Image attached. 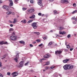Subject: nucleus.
Segmentation results:
<instances>
[{"label": "nucleus", "instance_id": "f257e3e1", "mask_svg": "<svg viewBox=\"0 0 77 77\" xmlns=\"http://www.w3.org/2000/svg\"><path fill=\"white\" fill-rule=\"evenodd\" d=\"M73 67H74L73 65L69 64H66L63 66V68L65 70L72 69L73 68Z\"/></svg>", "mask_w": 77, "mask_h": 77}, {"label": "nucleus", "instance_id": "f03ea898", "mask_svg": "<svg viewBox=\"0 0 77 77\" xmlns=\"http://www.w3.org/2000/svg\"><path fill=\"white\" fill-rule=\"evenodd\" d=\"M10 38L12 41H16L17 39V37L16 36L12 35L10 36Z\"/></svg>", "mask_w": 77, "mask_h": 77}, {"label": "nucleus", "instance_id": "7ed1b4c3", "mask_svg": "<svg viewBox=\"0 0 77 77\" xmlns=\"http://www.w3.org/2000/svg\"><path fill=\"white\" fill-rule=\"evenodd\" d=\"M31 26L34 29H37V23H36L34 22L32 23L31 24Z\"/></svg>", "mask_w": 77, "mask_h": 77}, {"label": "nucleus", "instance_id": "20e7f679", "mask_svg": "<svg viewBox=\"0 0 77 77\" xmlns=\"http://www.w3.org/2000/svg\"><path fill=\"white\" fill-rule=\"evenodd\" d=\"M62 53V51L61 50H57L55 51V54L57 56H58V54H60Z\"/></svg>", "mask_w": 77, "mask_h": 77}, {"label": "nucleus", "instance_id": "39448f33", "mask_svg": "<svg viewBox=\"0 0 77 77\" xmlns=\"http://www.w3.org/2000/svg\"><path fill=\"white\" fill-rule=\"evenodd\" d=\"M15 58L14 59V60L16 62H18L17 59L19 58V53L17 54V55L15 56Z\"/></svg>", "mask_w": 77, "mask_h": 77}, {"label": "nucleus", "instance_id": "423d86ee", "mask_svg": "<svg viewBox=\"0 0 77 77\" xmlns=\"http://www.w3.org/2000/svg\"><path fill=\"white\" fill-rule=\"evenodd\" d=\"M24 62L23 61H21L20 63L19 64V67H23V65L24 64Z\"/></svg>", "mask_w": 77, "mask_h": 77}, {"label": "nucleus", "instance_id": "0eeeda50", "mask_svg": "<svg viewBox=\"0 0 77 77\" xmlns=\"http://www.w3.org/2000/svg\"><path fill=\"white\" fill-rule=\"evenodd\" d=\"M38 4L39 5L41 8H42L43 5H42V0H39L38 2Z\"/></svg>", "mask_w": 77, "mask_h": 77}, {"label": "nucleus", "instance_id": "6e6552de", "mask_svg": "<svg viewBox=\"0 0 77 77\" xmlns=\"http://www.w3.org/2000/svg\"><path fill=\"white\" fill-rule=\"evenodd\" d=\"M50 57V55L49 54H48L44 56V58H46V59H48Z\"/></svg>", "mask_w": 77, "mask_h": 77}, {"label": "nucleus", "instance_id": "1a4fd4ad", "mask_svg": "<svg viewBox=\"0 0 77 77\" xmlns=\"http://www.w3.org/2000/svg\"><path fill=\"white\" fill-rule=\"evenodd\" d=\"M11 75H13V77H16L18 75V73H17V72H12L11 73Z\"/></svg>", "mask_w": 77, "mask_h": 77}, {"label": "nucleus", "instance_id": "9d476101", "mask_svg": "<svg viewBox=\"0 0 77 77\" xmlns=\"http://www.w3.org/2000/svg\"><path fill=\"white\" fill-rule=\"evenodd\" d=\"M61 2L62 3H65L66 2V3H69L68 0H61Z\"/></svg>", "mask_w": 77, "mask_h": 77}, {"label": "nucleus", "instance_id": "9b49d317", "mask_svg": "<svg viewBox=\"0 0 77 77\" xmlns=\"http://www.w3.org/2000/svg\"><path fill=\"white\" fill-rule=\"evenodd\" d=\"M69 61V59H66L63 60V63H67Z\"/></svg>", "mask_w": 77, "mask_h": 77}, {"label": "nucleus", "instance_id": "f8f14e48", "mask_svg": "<svg viewBox=\"0 0 77 77\" xmlns=\"http://www.w3.org/2000/svg\"><path fill=\"white\" fill-rule=\"evenodd\" d=\"M9 1L10 2L9 6H13V2H12V1L11 0H9Z\"/></svg>", "mask_w": 77, "mask_h": 77}, {"label": "nucleus", "instance_id": "ddd939ff", "mask_svg": "<svg viewBox=\"0 0 77 77\" xmlns=\"http://www.w3.org/2000/svg\"><path fill=\"white\" fill-rule=\"evenodd\" d=\"M34 11L35 10L34 9H31L30 10H28V12H34Z\"/></svg>", "mask_w": 77, "mask_h": 77}, {"label": "nucleus", "instance_id": "4468645a", "mask_svg": "<svg viewBox=\"0 0 77 77\" xmlns=\"http://www.w3.org/2000/svg\"><path fill=\"white\" fill-rule=\"evenodd\" d=\"M33 21V19L29 20L27 22V23L28 24H29V23H32Z\"/></svg>", "mask_w": 77, "mask_h": 77}, {"label": "nucleus", "instance_id": "2eb2a0df", "mask_svg": "<svg viewBox=\"0 0 77 77\" xmlns=\"http://www.w3.org/2000/svg\"><path fill=\"white\" fill-rule=\"evenodd\" d=\"M35 18V15H32V16L29 17V18L33 19Z\"/></svg>", "mask_w": 77, "mask_h": 77}, {"label": "nucleus", "instance_id": "dca6fc26", "mask_svg": "<svg viewBox=\"0 0 77 77\" xmlns=\"http://www.w3.org/2000/svg\"><path fill=\"white\" fill-rule=\"evenodd\" d=\"M5 10H6V11H9V7L7 6V7H6V8H5Z\"/></svg>", "mask_w": 77, "mask_h": 77}, {"label": "nucleus", "instance_id": "f3484780", "mask_svg": "<svg viewBox=\"0 0 77 77\" xmlns=\"http://www.w3.org/2000/svg\"><path fill=\"white\" fill-rule=\"evenodd\" d=\"M63 27L62 26H60L59 27V30H63Z\"/></svg>", "mask_w": 77, "mask_h": 77}, {"label": "nucleus", "instance_id": "a211bd4d", "mask_svg": "<svg viewBox=\"0 0 77 77\" xmlns=\"http://www.w3.org/2000/svg\"><path fill=\"white\" fill-rule=\"evenodd\" d=\"M11 13H12L11 11H8L7 12L6 14H7V15H9V14H11Z\"/></svg>", "mask_w": 77, "mask_h": 77}, {"label": "nucleus", "instance_id": "6ab92c4d", "mask_svg": "<svg viewBox=\"0 0 77 77\" xmlns=\"http://www.w3.org/2000/svg\"><path fill=\"white\" fill-rule=\"evenodd\" d=\"M20 43L22 44H24V42L23 41H20Z\"/></svg>", "mask_w": 77, "mask_h": 77}, {"label": "nucleus", "instance_id": "aec40b11", "mask_svg": "<svg viewBox=\"0 0 77 77\" xmlns=\"http://www.w3.org/2000/svg\"><path fill=\"white\" fill-rule=\"evenodd\" d=\"M14 21L13 22L14 23H16V22H17V19L15 18L14 19Z\"/></svg>", "mask_w": 77, "mask_h": 77}, {"label": "nucleus", "instance_id": "412c9836", "mask_svg": "<svg viewBox=\"0 0 77 77\" xmlns=\"http://www.w3.org/2000/svg\"><path fill=\"white\" fill-rule=\"evenodd\" d=\"M34 33H35V34H36L37 35H40V33L39 32H34Z\"/></svg>", "mask_w": 77, "mask_h": 77}, {"label": "nucleus", "instance_id": "4be33fe9", "mask_svg": "<svg viewBox=\"0 0 77 77\" xmlns=\"http://www.w3.org/2000/svg\"><path fill=\"white\" fill-rule=\"evenodd\" d=\"M29 63V61H28L26 63H25L24 64L25 66H27L28 64Z\"/></svg>", "mask_w": 77, "mask_h": 77}, {"label": "nucleus", "instance_id": "5701e85b", "mask_svg": "<svg viewBox=\"0 0 77 77\" xmlns=\"http://www.w3.org/2000/svg\"><path fill=\"white\" fill-rule=\"evenodd\" d=\"M23 23L24 24H25V23H27V22L26 21V19H24L23 20Z\"/></svg>", "mask_w": 77, "mask_h": 77}, {"label": "nucleus", "instance_id": "b1692460", "mask_svg": "<svg viewBox=\"0 0 77 77\" xmlns=\"http://www.w3.org/2000/svg\"><path fill=\"white\" fill-rule=\"evenodd\" d=\"M50 64V62H47L45 64V65H49Z\"/></svg>", "mask_w": 77, "mask_h": 77}, {"label": "nucleus", "instance_id": "393cba45", "mask_svg": "<svg viewBox=\"0 0 77 77\" xmlns=\"http://www.w3.org/2000/svg\"><path fill=\"white\" fill-rule=\"evenodd\" d=\"M53 12L54 14H57V11L56 10H54Z\"/></svg>", "mask_w": 77, "mask_h": 77}, {"label": "nucleus", "instance_id": "a878e982", "mask_svg": "<svg viewBox=\"0 0 77 77\" xmlns=\"http://www.w3.org/2000/svg\"><path fill=\"white\" fill-rule=\"evenodd\" d=\"M52 44V42H50L48 44V46H50V45H51Z\"/></svg>", "mask_w": 77, "mask_h": 77}, {"label": "nucleus", "instance_id": "bb28decb", "mask_svg": "<svg viewBox=\"0 0 77 77\" xmlns=\"http://www.w3.org/2000/svg\"><path fill=\"white\" fill-rule=\"evenodd\" d=\"M9 31L10 32L14 31V29H12V28H10L9 29Z\"/></svg>", "mask_w": 77, "mask_h": 77}, {"label": "nucleus", "instance_id": "cd10ccee", "mask_svg": "<svg viewBox=\"0 0 77 77\" xmlns=\"http://www.w3.org/2000/svg\"><path fill=\"white\" fill-rule=\"evenodd\" d=\"M67 48H71V47L70 46H69V45H67Z\"/></svg>", "mask_w": 77, "mask_h": 77}, {"label": "nucleus", "instance_id": "c85d7f7f", "mask_svg": "<svg viewBox=\"0 0 77 77\" xmlns=\"http://www.w3.org/2000/svg\"><path fill=\"white\" fill-rule=\"evenodd\" d=\"M36 41H37L38 43L40 42H41V40H40V39H37L36 40Z\"/></svg>", "mask_w": 77, "mask_h": 77}, {"label": "nucleus", "instance_id": "c756f323", "mask_svg": "<svg viewBox=\"0 0 77 77\" xmlns=\"http://www.w3.org/2000/svg\"><path fill=\"white\" fill-rule=\"evenodd\" d=\"M3 41L2 42H0V45H3L4 44L3 42Z\"/></svg>", "mask_w": 77, "mask_h": 77}, {"label": "nucleus", "instance_id": "7c9ffc66", "mask_svg": "<svg viewBox=\"0 0 77 77\" xmlns=\"http://www.w3.org/2000/svg\"><path fill=\"white\" fill-rule=\"evenodd\" d=\"M77 12V10H76V11H74L72 13V14H75V12Z\"/></svg>", "mask_w": 77, "mask_h": 77}, {"label": "nucleus", "instance_id": "2f4dec72", "mask_svg": "<svg viewBox=\"0 0 77 77\" xmlns=\"http://www.w3.org/2000/svg\"><path fill=\"white\" fill-rule=\"evenodd\" d=\"M7 75H11V72H7Z\"/></svg>", "mask_w": 77, "mask_h": 77}, {"label": "nucleus", "instance_id": "473e14b6", "mask_svg": "<svg viewBox=\"0 0 77 77\" xmlns=\"http://www.w3.org/2000/svg\"><path fill=\"white\" fill-rule=\"evenodd\" d=\"M55 66H51V67H50V69H53V68H54Z\"/></svg>", "mask_w": 77, "mask_h": 77}, {"label": "nucleus", "instance_id": "72a5a7b5", "mask_svg": "<svg viewBox=\"0 0 77 77\" xmlns=\"http://www.w3.org/2000/svg\"><path fill=\"white\" fill-rule=\"evenodd\" d=\"M73 5L74 7H76V4L75 3L73 4Z\"/></svg>", "mask_w": 77, "mask_h": 77}, {"label": "nucleus", "instance_id": "f704fd0d", "mask_svg": "<svg viewBox=\"0 0 77 77\" xmlns=\"http://www.w3.org/2000/svg\"><path fill=\"white\" fill-rule=\"evenodd\" d=\"M23 11H25V10H27V8H23Z\"/></svg>", "mask_w": 77, "mask_h": 77}, {"label": "nucleus", "instance_id": "c9c22d12", "mask_svg": "<svg viewBox=\"0 0 77 77\" xmlns=\"http://www.w3.org/2000/svg\"><path fill=\"white\" fill-rule=\"evenodd\" d=\"M66 34V32L65 31L63 32V35H65Z\"/></svg>", "mask_w": 77, "mask_h": 77}, {"label": "nucleus", "instance_id": "e433bc0d", "mask_svg": "<svg viewBox=\"0 0 77 77\" xmlns=\"http://www.w3.org/2000/svg\"><path fill=\"white\" fill-rule=\"evenodd\" d=\"M48 69V66H47L45 67V69L46 70H47V69Z\"/></svg>", "mask_w": 77, "mask_h": 77}, {"label": "nucleus", "instance_id": "4c0bfd02", "mask_svg": "<svg viewBox=\"0 0 77 77\" xmlns=\"http://www.w3.org/2000/svg\"><path fill=\"white\" fill-rule=\"evenodd\" d=\"M71 36L69 34V35H67V38H70Z\"/></svg>", "mask_w": 77, "mask_h": 77}, {"label": "nucleus", "instance_id": "58836bf2", "mask_svg": "<svg viewBox=\"0 0 77 77\" xmlns=\"http://www.w3.org/2000/svg\"><path fill=\"white\" fill-rule=\"evenodd\" d=\"M6 7H7V6H6L5 5H4L3 6L2 8H3V9H5Z\"/></svg>", "mask_w": 77, "mask_h": 77}, {"label": "nucleus", "instance_id": "ea45409f", "mask_svg": "<svg viewBox=\"0 0 77 77\" xmlns=\"http://www.w3.org/2000/svg\"><path fill=\"white\" fill-rule=\"evenodd\" d=\"M30 47H33V45L30 44Z\"/></svg>", "mask_w": 77, "mask_h": 77}, {"label": "nucleus", "instance_id": "a19ab883", "mask_svg": "<svg viewBox=\"0 0 77 77\" xmlns=\"http://www.w3.org/2000/svg\"><path fill=\"white\" fill-rule=\"evenodd\" d=\"M19 0H15L14 1V2H15L16 3H17V2H18V1Z\"/></svg>", "mask_w": 77, "mask_h": 77}, {"label": "nucleus", "instance_id": "79ce46f5", "mask_svg": "<svg viewBox=\"0 0 77 77\" xmlns=\"http://www.w3.org/2000/svg\"><path fill=\"white\" fill-rule=\"evenodd\" d=\"M0 77H3V75L1 73H0Z\"/></svg>", "mask_w": 77, "mask_h": 77}, {"label": "nucleus", "instance_id": "37998d69", "mask_svg": "<svg viewBox=\"0 0 77 77\" xmlns=\"http://www.w3.org/2000/svg\"><path fill=\"white\" fill-rule=\"evenodd\" d=\"M0 67H2V62H0Z\"/></svg>", "mask_w": 77, "mask_h": 77}, {"label": "nucleus", "instance_id": "c03bdc74", "mask_svg": "<svg viewBox=\"0 0 77 77\" xmlns=\"http://www.w3.org/2000/svg\"><path fill=\"white\" fill-rule=\"evenodd\" d=\"M30 2L31 3H33V0H31Z\"/></svg>", "mask_w": 77, "mask_h": 77}, {"label": "nucleus", "instance_id": "a18cd8bd", "mask_svg": "<svg viewBox=\"0 0 77 77\" xmlns=\"http://www.w3.org/2000/svg\"><path fill=\"white\" fill-rule=\"evenodd\" d=\"M74 19H75V17H73L71 18L72 20H74Z\"/></svg>", "mask_w": 77, "mask_h": 77}, {"label": "nucleus", "instance_id": "49530a36", "mask_svg": "<svg viewBox=\"0 0 77 77\" xmlns=\"http://www.w3.org/2000/svg\"><path fill=\"white\" fill-rule=\"evenodd\" d=\"M30 71L32 72H34V70H33L31 69L30 70Z\"/></svg>", "mask_w": 77, "mask_h": 77}, {"label": "nucleus", "instance_id": "de8ad7c7", "mask_svg": "<svg viewBox=\"0 0 77 77\" xmlns=\"http://www.w3.org/2000/svg\"><path fill=\"white\" fill-rule=\"evenodd\" d=\"M4 44H8V42H3Z\"/></svg>", "mask_w": 77, "mask_h": 77}, {"label": "nucleus", "instance_id": "09e8293b", "mask_svg": "<svg viewBox=\"0 0 77 77\" xmlns=\"http://www.w3.org/2000/svg\"><path fill=\"white\" fill-rule=\"evenodd\" d=\"M42 45V44L41 43L38 45V47H41Z\"/></svg>", "mask_w": 77, "mask_h": 77}, {"label": "nucleus", "instance_id": "8fccbe9b", "mask_svg": "<svg viewBox=\"0 0 77 77\" xmlns=\"http://www.w3.org/2000/svg\"><path fill=\"white\" fill-rule=\"evenodd\" d=\"M38 15H39V16H41V13H39L38 14Z\"/></svg>", "mask_w": 77, "mask_h": 77}, {"label": "nucleus", "instance_id": "3c124183", "mask_svg": "<svg viewBox=\"0 0 77 77\" xmlns=\"http://www.w3.org/2000/svg\"><path fill=\"white\" fill-rule=\"evenodd\" d=\"M12 35H15V32H13L12 33Z\"/></svg>", "mask_w": 77, "mask_h": 77}, {"label": "nucleus", "instance_id": "603ef678", "mask_svg": "<svg viewBox=\"0 0 77 77\" xmlns=\"http://www.w3.org/2000/svg\"><path fill=\"white\" fill-rule=\"evenodd\" d=\"M3 3V1L2 0L0 1V4H1V3Z\"/></svg>", "mask_w": 77, "mask_h": 77}, {"label": "nucleus", "instance_id": "864d4df0", "mask_svg": "<svg viewBox=\"0 0 77 77\" xmlns=\"http://www.w3.org/2000/svg\"><path fill=\"white\" fill-rule=\"evenodd\" d=\"M76 23V22H75V21H73V23L74 24H75Z\"/></svg>", "mask_w": 77, "mask_h": 77}, {"label": "nucleus", "instance_id": "5fc2aeb1", "mask_svg": "<svg viewBox=\"0 0 77 77\" xmlns=\"http://www.w3.org/2000/svg\"><path fill=\"white\" fill-rule=\"evenodd\" d=\"M47 39V37H45L43 38L45 40V39Z\"/></svg>", "mask_w": 77, "mask_h": 77}, {"label": "nucleus", "instance_id": "6e6d98bb", "mask_svg": "<svg viewBox=\"0 0 77 77\" xmlns=\"http://www.w3.org/2000/svg\"><path fill=\"white\" fill-rule=\"evenodd\" d=\"M73 49H73V48H70V51H72V50H73Z\"/></svg>", "mask_w": 77, "mask_h": 77}, {"label": "nucleus", "instance_id": "4d7b16f0", "mask_svg": "<svg viewBox=\"0 0 77 77\" xmlns=\"http://www.w3.org/2000/svg\"><path fill=\"white\" fill-rule=\"evenodd\" d=\"M75 21H77V18H75Z\"/></svg>", "mask_w": 77, "mask_h": 77}, {"label": "nucleus", "instance_id": "13d9d810", "mask_svg": "<svg viewBox=\"0 0 77 77\" xmlns=\"http://www.w3.org/2000/svg\"><path fill=\"white\" fill-rule=\"evenodd\" d=\"M42 59H41L40 60V62H42Z\"/></svg>", "mask_w": 77, "mask_h": 77}, {"label": "nucleus", "instance_id": "bf43d9fd", "mask_svg": "<svg viewBox=\"0 0 77 77\" xmlns=\"http://www.w3.org/2000/svg\"><path fill=\"white\" fill-rule=\"evenodd\" d=\"M10 26H11V27H13V24H11V25H10Z\"/></svg>", "mask_w": 77, "mask_h": 77}, {"label": "nucleus", "instance_id": "052dcab7", "mask_svg": "<svg viewBox=\"0 0 77 77\" xmlns=\"http://www.w3.org/2000/svg\"><path fill=\"white\" fill-rule=\"evenodd\" d=\"M12 15H15V13H14V12H12Z\"/></svg>", "mask_w": 77, "mask_h": 77}, {"label": "nucleus", "instance_id": "680f3d73", "mask_svg": "<svg viewBox=\"0 0 77 77\" xmlns=\"http://www.w3.org/2000/svg\"><path fill=\"white\" fill-rule=\"evenodd\" d=\"M9 23H12V22L11 21V20H9Z\"/></svg>", "mask_w": 77, "mask_h": 77}, {"label": "nucleus", "instance_id": "e2e57ef3", "mask_svg": "<svg viewBox=\"0 0 77 77\" xmlns=\"http://www.w3.org/2000/svg\"><path fill=\"white\" fill-rule=\"evenodd\" d=\"M49 0V1H50V2H53L54 0Z\"/></svg>", "mask_w": 77, "mask_h": 77}, {"label": "nucleus", "instance_id": "0e129e2a", "mask_svg": "<svg viewBox=\"0 0 77 77\" xmlns=\"http://www.w3.org/2000/svg\"><path fill=\"white\" fill-rule=\"evenodd\" d=\"M67 44H68V42H66V43H65L66 45L67 46Z\"/></svg>", "mask_w": 77, "mask_h": 77}, {"label": "nucleus", "instance_id": "69168bd1", "mask_svg": "<svg viewBox=\"0 0 77 77\" xmlns=\"http://www.w3.org/2000/svg\"><path fill=\"white\" fill-rule=\"evenodd\" d=\"M60 34H62V35H63V32H60Z\"/></svg>", "mask_w": 77, "mask_h": 77}, {"label": "nucleus", "instance_id": "338daca9", "mask_svg": "<svg viewBox=\"0 0 77 77\" xmlns=\"http://www.w3.org/2000/svg\"><path fill=\"white\" fill-rule=\"evenodd\" d=\"M36 42H33L32 43L33 44H36Z\"/></svg>", "mask_w": 77, "mask_h": 77}, {"label": "nucleus", "instance_id": "774afa93", "mask_svg": "<svg viewBox=\"0 0 77 77\" xmlns=\"http://www.w3.org/2000/svg\"><path fill=\"white\" fill-rule=\"evenodd\" d=\"M55 77H57L58 75H55Z\"/></svg>", "mask_w": 77, "mask_h": 77}]
</instances>
